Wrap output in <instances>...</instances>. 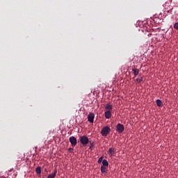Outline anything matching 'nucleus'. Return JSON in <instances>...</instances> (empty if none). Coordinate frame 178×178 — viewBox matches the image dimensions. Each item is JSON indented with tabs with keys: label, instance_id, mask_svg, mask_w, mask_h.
I'll list each match as a JSON object with an SVG mask.
<instances>
[{
	"label": "nucleus",
	"instance_id": "2eb2a0df",
	"mask_svg": "<svg viewBox=\"0 0 178 178\" xmlns=\"http://www.w3.org/2000/svg\"><path fill=\"white\" fill-rule=\"evenodd\" d=\"M137 83H141L143 81V76H140V78L136 79Z\"/></svg>",
	"mask_w": 178,
	"mask_h": 178
},
{
	"label": "nucleus",
	"instance_id": "a211bd4d",
	"mask_svg": "<svg viewBox=\"0 0 178 178\" xmlns=\"http://www.w3.org/2000/svg\"><path fill=\"white\" fill-rule=\"evenodd\" d=\"M102 162V157H100L98 160V163H101Z\"/></svg>",
	"mask_w": 178,
	"mask_h": 178
},
{
	"label": "nucleus",
	"instance_id": "7ed1b4c3",
	"mask_svg": "<svg viewBox=\"0 0 178 178\" xmlns=\"http://www.w3.org/2000/svg\"><path fill=\"white\" fill-rule=\"evenodd\" d=\"M116 131L119 133V134H122L124 131V125L122 124H118L116 126Z\"/></svg>",
	"mask_w": 178,
	"mask_h": 178
},
{
	"label": "nucleus",
	"instance_id": "f3484780",
	"mask_svg": "<svg viewBox=\"0 0 178 178\" xmlns=\"http://www.w3.org/2000/svg\"><path fill=\"white\" fill-rule=\"evenodd\" d=\"M174 29H175V30H178V22L174 24Z\"/></svg>",
	"mask_w": 178,
	"mask_h": 178
},
{
	"label": "nucleus",
	"instance_id": "39448f33",
	"mask_svg": "<svg viewBox=\"0 0 178 178\" xmlns=\"http://www.w3.org/2000/svg\"><path fill=\"white\" fill-rule=\"evenodd\" d=\"M94 118H95V115H94V113H90L88 115V121L90 122V123H94Z\"/></svg>",
	"mask_w": 178,
	"mask_h": 178
},
{
	"label": "nucleus",
	"instance_id": "1a4fd4ad",
	"mask_svg": "<svg viewBox=\"0 0 178 178\" xmlns=\"http://www.w3.org/2000/svg\"><path fill=\"white\" fill-rule=\"evenodd\" d=\"M132 72H134V77H137V76H138V73H140V70L137 68H134L132 70Z\"/></svg>",
	"mask_w": 178,
	"mask_h": 178
},
{
	"label": "nucleus",
	"instance_id": "dca6fc26",
	"mask_svg": "<svg viewBox=\"0 0 178 178\" xmlns=\"http://www.w3.org/2000/svg\"><path fill=\"white\" fill-rule=\"evenodd\" d=\"M93 147H94V142H90L89 149L92 150Z\"/></svg>",
	"mask_w": 178,
	"mask_h": 178
},
{
	"label": "nucleus",
	"instance_id": "6e6552de",
	"mask_svg": "<svg viewBox=\"0 0 178 178\" xmlns=\"http://www.w3.org/2000/svg\"><path fill=\"white\" fill-rule=\"evenodd\" d=\"M56 173H58V171L56 170H55L54 173L49 174L47 176V178H55V177H56Z\"/></svg>",
	"mask_w": 178,
	"mask_h": 178
},
{
	"label": "nucleus",
	"instance_id": "f257e3e1",
	"mask_svg": "<svg viewBox=\"0 0 178 178\" xmlns=\"http://www.w3.org/2000/svg\"><path fill=\"white\" fill-rule=\"evenodd\" d=\"M79 140H80L81 144H82L83 147H86V145H87V144L90 143V140L88 139V137H87L86 136H81L79 138Z\"/></svg>",
	"mask_w": 178,
	"mask_h": 178
},
{
	"label": "nucleus",
	"instance_id": "423d86ee",
	"mask_svg": "<svg viewBox=\"0 0 178 178\" xmlns=\"http://www.w3.org/2000/svg\"><path fill=\"white\" fill-rule=\"evenodd\" d=\"M115 152H116V149L113 147H111L108 151V154L109 156H113V155H115Z\"/></svg>",
	"mask_w": 178,
	"mask_h": 178
},
{
	"label": "nucleus",
	"instance_id": "20e7f679",
	"mask_svg": "<svg viewBox=\"0 0 178 178\" xmlns=\"http://www.w3.org/2000/svg\"><path fill=\"white\" fill-rule=\"evenodd\" d=\"M70 143H71V145H72V147H76V145H77V138L74 136H71L70 138Z\"/></svg>",
	"mask_w": 178,
	"mask_h": 178
},
{
	"label": "nucleus",
	"instance_id": "6ab92c4d",
	"mask_svg": "<svg viewBox=\"0 0 178 178\" xmlns=\"http://www.w3.org/2000/svg\"><path fill=\"white\" fill-rule=\"evenodd\" d=\"M69 152L72 153L73 152V148H69L68 149Z\"/></svg>",
	"mask_w": 178,
	"mask_h": 178
},
{
	"label": "nucleus",
	"instance_id": "ddd939ff",
	"mask_svg": "<svg viewBox=\"0 0 178 178\" xmlns=\"http://www.w3.org/2000/svg\"><path fill=\"white\" fill-rule=\"evenodd\" d=\"M35 172H36L37 175H41V168L40 166L36 168Z\"/></svg>",
	"mask_w": 178,
	"mask_h": 178
},
{
	"label": "nucleus",
	"instance_id": "f03ea898",
	"mask_svg": "<svg viewBox=\"0 0 178 178\" xmlns=\"http://www.w3.org/2000/svg\"><path fill=\"white\" fill-rule=\"evenodd\" d=\"M110 133H111V128H109V127H105L102 128L101 131V134L104 137H106V136H108Z\"/></svg>",
	"mask_w": 178,
	"mask_h": 178
},
{
	"label": "nucleus",
	"instance_id": "9b49d317",
	"mask_svg": "<svg viewBox=\"0 0 178 178\" xmlns=\"http://www.w3.org/2000/svg\"><path fill=\"white\" fill-rule=\"evenodd\" d=\"M102 165L104 167H108V166H109V163L108 162V161L106 159H104L102 161Z\"/></svg>",
	"mask_w": 178,
	"mask_h": 178
},
{
	"label": "nucleus",
	"instance_id": "4468645a",
	"mask_svg": "<svg viewBox=\"0 0 178 178\" xmlns=\"http://www.w3.org/2000/svg\"><path fill=\"white\" fill-rule=\"evenodd\" d=\"M156 105H157V106H162V105H163L162 101H161V99H157Z\"/></svg>",
	"mask_w": 178,
	"mask_h": 178
},
{
	"label": "nucleus",
	"instance_id": "f8f14e48",
	"mask_svg": "<svg viewBox=\"0 0 178 178\" xmlns=\"http://www.w3.org/2000/svg\"><path fill=\"white\" fill-rule=\"evenodd\" d=\"M105 109H107V111H111L112 110V105L107 104L106 105Z\"/></svg>",
	"mask_w": 178,
	"mask_h": 178
},
{
	"label": "nucleus",
	"instance_id": "9d476101",
	"mask_svg": "<svg viewBox=\"0 0 178 178\" xmlns=\"http://www.w3.org/2000/svg\"><path fill=\"white\" fill-rule=\"evenodd\" d=\"M101 172L102 173H108V168L104 165L101 166Z\"/></svg>",
	"mask_w": 178,
	"mask_h": 178
},
{
	"label": "nucleus",
	"instance_id": "0eeeda50",
	"mask_svg": "<svg viewBox=\"0 0 178 178\" xmlns=\"http://www.w3.org/2000/svg\"><path fill=\"white\" fill-rule=\"evenodd\" d=\"M111 116H112V113H111V111H107L105 112L106 119H111Z\"/></svg>",
	"mask_w": 178,
	"mask_h": 178
}]
</instances>
